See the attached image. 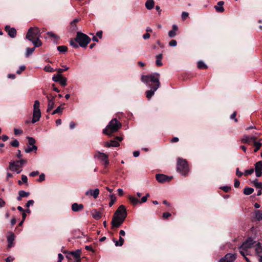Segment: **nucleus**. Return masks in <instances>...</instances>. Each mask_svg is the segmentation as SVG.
<instances>
[{"mask_svg": "<svg viewBox=\"0 0 262 262\" xmlns=\"http://www.w3.org/2000/svg\"><path fill=\"white\" fill-rule=\"evenodd\" d=\"M84 206L82 204L74 203L72 205L71 208L74 212H79L83 209Z\"/></svg>", "mask_w": 262, "mask_h": 262, "instance_id": "17", "label": "nucleus"}, {"mask_svg": "<svg viewBox=\"0 0 262 262\" xmlns=\"http://www.w3.org/2000/svg\"><path fill=\"white\" fill-rule=\"evenodd\" d=\"M236 258L235 254L227 253L224 257L221 258L219 262H233Z\"/></svg>", "mask_w": 262, "mask_h": 262, "instance_id": "9", "label": "nucleus"}, {"mask_svg": "<svg viewBox=\"0 0 262 262\" xmlns=\"http://www.w3.org/2000/svg\"><path fill=\"white\" fill-rule=\"evenodd\" d=\"M63 110V108L61 107L60 106H59L58 107H57V108H56L51 113V114L53 115L56 114H61Z\"/></svg>", "mask_w": 262, "mask_h": 262, "instance_id": "38", "label": "nucleus"}, {"mask_svg": "<svg viewBox=\"0 0 262 262\" xmlns=\"http://www.w3.org/2000/svg\"><path fill=\"white\" fill-rule=\"evenodd\" d=\"M47 35L49 37L52 38L53 39L56 41L58 40L59 38V36H58L56 34H55L52 32H48L47 33Z\"/></svg>", "mask_w": 262, "mask_h": 262, "instance_id": "30", "label": "nucleus"}, {"mask_svg": "<svg viewBox=\"0 0 262 262\" xmlns=\"http://www.w3.org/2000/svg\"><path fill=\"white\" fill-rule=\"evenodd\" d=\"M44 70L48 72H53L55 71V70L49 65L45 66Z\"/></svg>", "mask_w": 262, "mask_h": 262, "instance_id": "49", "label": "nucleus"}, {"mask_svg": "<svg viewBox=\"0 0 262 262\" xmlns=\"http://www.w3.org/2000/svg\"><path fill=\"white\" fill-rule=\"evenodd\" d=\"M14 133L15 135H20L23 133V131L21 130L18 129L17 128L14 129Z\"/></svg>", "mask_w": 262, "mask_h": 262, "instance_id": "59", "label": "nucleus"}, {"mask_svg": "<svg viewBox=\"0 0 262 262\" xmlns=\"http://www.w3.org/2000/svg\"><path fill=\"white\" fill-rule=\"evenodd\" d=\"M32 42V43L34 45V48L35 49L36 47H39L42 45V42L41 40H40V38H36L35 39H32V40H30Z\"/></svg>", "mask_w": 262, "mask_h": 262, "instance_id": "22", "label": "nucleus"}, {"mask_svg": "<svg viewBox=\"0 0 262 262\" xmlns=\"http://www.w3.org/2000/svg\"><path fill=\"white\" fill-rule=\"evenodd\" d=\"M34 201L32 200H29L26 204V207L29 208L30 206L33 205Z\"/></svg>", "mask_w": 262, "mask_h": 262, "instance_id": "52", "label": "nucleus"}, {"mask_svg": "<svg viewBox=\"0 0 262 262\" xmlns=\"http://www.w3.org/2000/svg\"><path fill=\"white\" fill-rule=\"evenodd\" d=\"M242 142L244 143L250 144V143L251 142L250 137L247 135H244L242 139Z\"/></svg>", "mask_w": 262, "mask_h": 262, "instance_id": "37", "label": "nucleus"}, {"mask_svg": "<svg viewBox=\"0 0 262 262\" xmlns=\"http://www.w3.org/2000/svg\"><path fill=\"white\" fill-rule=\"evenodd\" d=\"M121 127V124L116 119H112L106 128L103 130V133L111 136L113 133L117 132Z\"/></svg>", "mask_w": 262, "mask_h": 262, "instance_id": "3", "label": "nucleus"}, {"mask_svg": "<svg viewBox=\"0 0 262 262\" xmlns=\"http://www.w3.org/2000/svg\"><path fill=\"white\" fill-rule=\"evenodd\" d=\"M67 79L66 77H63L62 76L61 78H60V80L58 81L60 84L63 86H65L67 85Z\"/></svg>", "mask_w": 262, "mask_h": 262, "instance_id": "45", "label": "nucleus"}, {"mask_svg": "<svg viewBox=\"0 0 262 262\" xmlns=\"http://www.w3.org/2000/svg\"><path fill=\"white\" fill-rule=\"evenodd\" d=\"M236 174L237 177H241L244 174V173L239 171L238 168H237L236 169Z\"/></svg>", "mask_w": 262, "mask_h": 262, "instance_id": "60", "label": "nucleus"}, {"mask_svg": "<svg viewBox=\"0 0 262 262\" xmlns=\"http://www.w3.org/2000/svg\"><path fill=\"white\" fill-rule=\"evenodd\" d=\"M18 161V163L20 165V167H21L23 165H24L25 164H26L27 162V161L25 159H20L19 161Z\"/></svg>", "mask_w": 262, "mask_h": 262, "instance_id": "56", "label": "nucleus"}, {"mask_svg": "<svg viewBox=\"0 0 262 262\" xmlns=\"http://www.w3.org/2000/svg\"><path fill=\"white\" fill-rule=\"evenodd\" d=\"M224 4L223 1H220L217 3V6H215V9L217 12H223L224 11V8L223 5Z\"/></svg>", "mask_w": 262, "mask_h": 262, "instance_id": "21", "label": "nucleus"}, {"mask_svg": "<svg viewBox=\"0 0 262 262\" xmlns=\"http://www.w3.org/2000/svg\"><path fill=\"white\" fill-rule=\"evenodd\" d=\"M178 27L176 25L172 26V29L168 32V36L170 37H173L176 35V31L178 30Z\"/></svg>", "mask_w": 262, "mask_h": 262, "instance_id": "23", "label": "nucleus"}, {"mask_svg": "<svg viewBox=\"0 0 262 262\" xmlns=\"http://www.w3.org/2000/svg\"><path fill=\"white\" fill-rule=\"evenodd\" d=\"M37 149V147L36 145H33V146H28L25 149V151L26 153H29L33 150H36Z\"/></svg>", "mask_w": 262, "mask_h": 262, "instance_id": "33", "label": "nucleus"}, {"mask_svg": "<svg viewBox=\"0 0 262 262\" xmlns=\"http://www.w3.org/2000/svg\"><path fill=\"white\" fill-rule=\"evenodd\" d=\"M39 174L38 171H34L30 173L29 176L32 177H34Z\"/></svg>", "mask_w": 262, "mask_h": 262, "instance_id": "63", "label": "nucleus"}, {"mask_svg": "<svg viewBox=\"0 0 262 262\" xmlns=\"http://www.w3.org/2000/svg\"><path fill=\"white\" fill-rule=\"evenodd\" d=\"M91 38L86 34L77 32L76 40L81 47H85L91 41Z\"/></svg>", "mask_w": 262, "mask_h": 262, "instance_id": "5", "label": "nucleus"}, {"mask_svg": "<svg viewBox=\"0 0 262 262\" xmlns=\"http://www.w3.org/2000/svg\"><path fill=\"white\" fill-rule=\"evenodd\" d=\"M254 172V169L253 168H250V169H247L245 171L244 174L246 176L251 174Z\"/></svg>", "mask_w": 262, "mask_h": 262, "instance_id": "50", "label": "nucleus"}, {"mask_svg": "<svg viewBox=\"0 0 262 262\" xmlns=\"http://www.w3.org/2000/svg\"><path fill=\"white\" fill-rule=\"evenodd\" d=\"M198 67L200 69H206L207 68V66L206 65L203 61H199L198 62Z\"/></svg>", "mask_w": 262, "mask_h": 262, "instance_id": "39", "label": "nucleus"}, {"mask_svg": "<svg viewBox=\"0 0 262 262\" xmlns=\"http://www.w3.org/2000/svg\"><path fill=\"white\" fill-rule=\"evenodd\" d=\"M19 167H20V165L18 161H11L9 163V169L12 171H15L17 173H20L22 170H19Z\"/></svg>", "mask_w": 262, "mask_h": 262, "instance_id": "11", "label": "nucleus"}, {"mask_svg": "<svg viewBox=\"0 0 262 262\" xmlns=\"http://www.w3.org/2000/svg\"><path fill=\"white\" fill-rule=\"evenodd\" d=\"M99 194V190L98 188H96L94 190L89 189L85 192L86 195L92 196L94 199L98 198Z\"/></svg>", "mask_w": 262, "mask_h": 262, "instance_id": "16", "label": "nucleus"}, {"mask_svg": "<svg viewBox=\"0 0 262 262\" xmlns=\"http://www.w3.org/2000/svg\"><path fill=\"white\" fill-rule=\"evenodd\" d=\"M122 140V138L120 137H117L114 140L111 141L110 142H106L105 146L107 147H118L119 146L120 144L119 141H121Z\"/></svg>", "mask_w": 262, "mask_h": 262, "instance_id": "13", "label": "nucleus"}, {"mask_svg": "<svg viewBox=\"0 0 262 262\" xmlns=\"http://www.w3.org/2000/svg\"><path fill=\"white\" fill-rule=\"evenodd\" d=\"M236 112H234L230 116L231 119H234L235 122H237V119L236 118Z\"/></svg>", "mask_w": 262, "mask_h": 262, "instance_id": "58", "label": "nucleus"}, {"mask_svg": "<svg viewBox=\"0 0 262 262\" xmlns=\"http://www.w3.org/2000/svg\"><path fill=\"white\" fill-rule=\"evenodd\" d=\"M10 144L13 147H18L19 143L17 139H14L10 142Z\"/></svg>", "mask_w": 262, "mask_h": 262, "instance_id": "47", "label": "nucleus"}, {"mask_svg": "<svg viewBox=\"0 0 262 262\" xmlns=\"http://www.w3.org/2000/svg\"><path fill=\"white\" fill-rule=\"evenodd\" d=\"M45 180V175L43 173H41L39 176V178L38 180V182H42Z\"/></svg>", "mask_w": 262, "mask_h": 262, "instance_id": "61", "label": "nucleus"}, {"mask_svg": "<svg viewBox=\"0 0 262 262\" xmlns=\"http://www.w3.org/2000/svg\"><path fill=\"white\" fill-rule=\"evenodd\" d=\"M27 139H28V143L30 145H32V146H33V145H35V143L36 142L35 140L30 137H27Z\"/></svg>", "mask_w": 262, "mask_h": 262, "instance_id": "46", "label": "nucleus"}, {"mask_svg": "<svg viewBox=\"0 0 262 262\" xmlns=\"http://www.w3.org/2000/svg\"><path fill=\"white\" fill-rule=\"evenodd\" d=\"M252 183L256 188H261L262 183L258 181L257 179L254 180Z\"/></svg>", "mask_w": 262, "mask_h": 262, "instance_id": "36", "label": "nucleus"}, {"mask_svg": "<svg viewBox=\"0 0 262 262\" xmlns=\"http://www.w3.org/2000/svg\"><path fill=\"white\" fill-rule=\"evenodd\" d=\"M40 102L38 100H35L33 105V113L32 123H35L39 120L41 117V112L40 110Z\"/></svg>", "mask_w": 262, "mask_h": 262, "instance_id": "7", "label": "nucleus"}, {"mask_svg": "<svg viewBox=\"0 0 262 262\" xmlns=\"http://www.w3.org/2000/svg\"><path fill=\"white\" fill-rule=\"evenodd\" d=\"M109 196L111 199V201L109 203V206L110 207H111L114 205L115 202L116 201V197L115 195L113 193L110 194Z\"/></svg>", "mask_w": 262, "mask_h": 262, "instance_id": "34", "label": "nucleus"}, {"mask_svg": "<svg viewBox=\"0 0 262 262\" xmlns=\"http://www.w3.org/2000/svg\"><path fill=\"white\" fill-rule=\"evenodd\" d=\"M5 30L10 37L14 38L16 37V30L14 28H11L10 26L7 25L5 27Z\"/></svg>", "mask_w": 262, "mask_h": 262, "instance_id": "15", "label": "nucleus"}, {"mask_svg": "<svg viewBox=\"0 0 262 262\" xmlns=\"http://www.w3.org/2000/svg\"><path fill=\"white\" fill-rule=\"evenodd\" d=\"M255 217L256 219L258 221H262V211L257 210L254 211Z\"/></svg>", "mask_w": 262, "mask_h": 262, "instance_id": "26", "label": "nucleus"}, {"mask_svg": "<svg viewBox=\"0 0 262 262\" xmlns=\"http://www.w3.org/2000/svg\"><path fill=\"white\" fill-rule=\"evenodd\" d=\"M15 235L12 232H11L10 235L7 237V241L8 243V248H11L13 247V242L15 239Z\"/></svg>", "mask_w": 262, "mask_h": 262, "instance_id": "19", "label": "nucleus"}, {"mask_svg": "<svg viewBox=\"0 0 262 262\" xmlns=\"http://www.w3.org/2000/svg\"><path fill=\"white\" fill-rule=\"evenodd\" d=\"M254 191V189L251 187H246L244 189V193L245 195H250Z\"/></svg>", "mask_w": 262, "mask_h": 262, "instance_id": "32", "label": "nucleus"}, {"mask_svg": "<svg viewBox=\"0 0 262 262\" xmlns=\"http://www.w3.org/2000/svg\"><path fill=\"white\" fill-rule=\"evenodd\" d=\"M62 76L61 74H59L58 73L57 75H54L53 76L52 80L54 82H58V81L60 80V78H61Z\"/></svg>", "mask_w": 262, "mask_h": 262, "instance_id": "48", "label": "nucleus"}, {"mask_svg": "<svg viewBox=\"0 0 262 262\" xmlns=\"http://www.w3.org/2000/svg\"><path fill=\"white\" fill-rule=\"evenodd\" d=\"M163 58V55L162 54H159L156 56V63L157 66H161L163 63L162 62V59Z\"/></svg>", "mask_w": 262, "mask_h": 262, "instance_id": "25", "label": "nucleus"}, {"mask_svg": "<svg viewBox=\"0 0 262 262\" xmlns=\"http://www.w3.org/2000/svg\"><path fill=\"white\" fill-rule=\"evenodd\" d=\"M177 169L182 176H186L189 171L187 161L179 158L177 160Z\"/></svg>", "mask_w": 262, "mask_h": 262, "instance_id": "4", "label": "nucleus"}, {"mask_svg": "<svg viewBox=\"0 0 262 262\" xmlns=\"http://www.w3.org/2000/svg\"><path fill=\"white\" fill-rule=\"evenodd\" d=\"M77 42H77V41L76 40V38H75L74 40L71 39L70 40V43L71 46H72L73 48L76 49V48H78L79 46L77 44Z\"/></svg>", "mask_w": 262, "mask_h": 262, "instance_id": "42", "label": "nucleus"}, {"mask_svg": "<svg viewBox=\"0 0 262 262\" xmlns=\"http://www.w3.org/2000/svg\"><path fill=\"white\" fill-rule=\"evenodd\" d=\"M255 243V242L253 241V238L249 237L243 243L239 248L247 250V249L251 248Z\"/></svg>", "mask_w": 262, "mask_h": 262, "instance_id": "12", "label": "nucleus"}, {"mask_svg": "<svg viewBox=\"0 0 262 262\" xmlns=\"http://www.w3.org/2000/svg\"><path fill=\"white\" fill-rule=\"evenodd\" d=\"M171 214L169 212H164L163 214V217L164 219H167L168 217H170L171 216Z\"/></svg>", "mask_w": 262, "mask_h": 262, "instance_id": "64", "label": "nucleus"}, {"mask_svg": "<svg viewBox=\"0 0 262 262\" xmlns=\"http://www.w3.org/2000/svg\"><path fill=\"white\" fill-rule=\"evenodd\" d=\"M80 254H81V251L79 250H76L75 251H72L70 253V254L73 256V257L76 259H80Z\"/></svg>", "mask_w": 262, "mask_h": 262, "instance_id": "27", "label": "nucleus"}, {"mask_svg": "<svg viewBox=\"0 0 262 262\" xmlns=\"http://www.w3.org/2000/svg\"><path fill=\"white\" fill-rule=\"evenodd\" d=\"M64 67V69H57V71L58 72V74H61V73L64 71H67L69 69V68L66 67V66H63Z\"/></svg>", "mask_w": 262, "mask_h": 262, "instance_id": "53", "label": "nucleus"}, {"mask_svg": "<svg viewBox=\"0 0 262 262\" xmlns=\"http://www.w3.org/2000/svg\"><path fill=\"white\" fill-rule=\"evenodd\" d=\"M35 48L33 47L31 48H28L26 50L25 56L26 57H28L30 55H31L33 52L35 51Z\"/></svg>", "mask_w": 262, "mask_h": 262, "instance_id": "31", "label": "nucleus"}, {"mask_svg": "<svg viewBox=\"0 0 262 262\" xmlns=\"http://www.w3.org/2000/svg\"><path fill=\"white\" fill-rule=\"evenodd\" d=\"M30 194V192H26L24 190H20L18 192V195H20L22 198H27Z\"/></svg>", "mask_w": 262, "mask_h": 262, "instance_id": "41", "label": "nucleus"}, {"mask_svg": "<svg viewBox=\"0 0 262 262\" xmlns=\"http://www.w3.org/2000/svg\"><path fill=\"white\" fill-rule=\"evenodd\" d=\"M189 14L186 12H183L182 13V18L183 20H185L188 17Z\"/></svg>", "mask_w": 262, "mask_h": 262, "instance_id": "55", "label": "nucleus"}, {"mask_svg": "<svg viewBox=\"0 0 262 262\" xmlns=\"http://www.w3.org/2000/svg\"><path fill=\"white\" fill-rule=\"evenodd\" d=\"M127 216L126 209L123 205H120L115 211L112 221V228H118L124 222Z\"/></svg>", "mask_w": 262, "mask_h": 262, "instance_id": "2", "label": "nucleus"}, {"mask_svg": "<svg viewBox=\"0 0 262 262\" xmlns=\"http://www.w3.org/2000/svg\"><path fill=\"white\" fill-rule=\"evenodd\" d=\"M79 21V19L77 18L74 19L72 22H71V29L72 31H76L77 29V26L76 25V24Z\"/></svg>", "mask_w": 262, "mask_h": 262, "instance_id": "35", "label": "nucleus"}, {"mask_svg": "<svg viewBox=\"0 0 262 262\" xmlns=\"http://www.w3.org/2000/svg\"><path fill=\"white\" fill-rule=\"evenodd\" d=\"M113 241L115 243L116 246H122L124 244V239L120 236L119 241H115V239H113Z\"/></svg>", "mask_w": 262, "mask_h": 262, "instance_id": "29", "label": "nucleus"}, {"mask_svg": "<svg viewBox=\"0 0 262 262\" xmlns=\"http://www.w3.org/2000/svg\"><path fill=\"white\" fill-rule=\"evenodd\" d=\"M57 50L60 52L65 53L67 51L68 48L64 46H60L57 47Z\"/></svg>", "mask_w": 262, "mask_h": 262, "instance_id": "44", "label": "nucleus"}, {"mask_svg": "<svg viewBox=\"0 0 262 262\" xmlns=\"http://www.w3.org/2000/svg\"><path fill=\"white\" fill-rule=\"evenodd\" d=\"M26 69V67L25 66H21L20 67V70H17L16 71V73L18 74H21V72L24 70H25Z\"/></svg>", "mask_w": 262, "mask_h": 262, "instance_id": "62", "label": "nucleus"}, {"mask_svg": "<svg viewBox=\"0 0 262 262\" xmlns=\"http://www.w3.org/2000/svg\"><path fill=\"white\" fill-rule=\"evenodd\" d=\"M55 97L56 96H53L51 94L46 95V97L48 100L47 112H50L54 107Z\"/></svg>", "mask_w": 262, "mask_h": 262, "instance_id": "8", "label": "nucleus"}, {"mask_svg": "<svg viewBox=\"0 0 262 262\" xmlns=\"http://www.w3.org/2000/svg\"><path fill=\"white\" fill-rule=\"evenodd\" d=\"M220 188L226 192H229L231 189V187L228 186H222Z\"/></svg>", "mask_w": 262, "mask_h": 262, "instance_id": "51", "label": "nucleus"}, {"mask_svg": "<svg viewBox=\"0 0 262 262\" xmlns=\"http://www.w3.org/2000/svg\"><path fill=\"white\" fill-rule=\"evenodd\" d=\"M262 144L260 142H254V146L255 147V149L254 150V152H257L260 148Z\"/></svg>", "mask_w": 262, "mask_h": 262, "instance_id": "40", "label": "nucleus"}, {"mask_svg": "<svg viewBox=\"0 0 262 262\" xmlns=\"http://www.w3.org/2000/svg\"><path fill=\"white\" fill-rule=\"evenodd\" d=\"M21 180L22 182L26 184H27L28 183V178L25 175H22L21 176Z\"/></svg>", "mask_w": 262, "mask_h": 262, "instance_id": "57", "label": "nucleus"}, {"mask_svg": "<svg viewBox=\"0 0 262 262\" xmlns=\"http://www.w3.org/2000/svg\"><path fill=\"white\" fill-rule=\"evenodd\" d=\"M129 200L133 205H136L139 202V200L137 198L132 196H129Z\"/></svg>", "mask_w": 262, "mask_h": 262, "instance_id": "43", "label": "nucleus"}, {"mask_svg": "<svg viewBox=\"0 0 262 262\" xmlns=\"http://www.w3.org/2000/svg\"><path fill=\"white\" fill-rule=\"evenodd\" d=\"M255 175L257 177H260L262 175V161H259L255 164Z\"/></svg>", "mask_w": 262, "mask_h": 262, "instance_id": "14", "label": "nucleus"}, {"mask_svg": "<svg viewBox=\"0 0 262 262\" xmlns=\"http://www.w3.org/2000/svg\"><path fill=\"white\" fill-rule=\"evenodd\" d=\"M155 5V2L154 0H147L145 3V7L147 9L151 10L152 9Z\"/></svg>", "mask_w": 262, "mask_h": 262, "instance_id": "24", "label": "nucleus"}, {"mask_svg": "<svg viewBox=\"0 0 262 262\" xmlns=\"http://www.w3.org/2000/svg\"><path fill=\"white\" fill-rule=\"evenodd\" d=\"M169 45L171 47H176L177 45V42L176 40L172 39L169 41Z\"/></svg>", "mask_w": 262, "mask_h": 262, "instance_id": "54", "label": "nucleus"}, {"mask_svg": "<svg viewBox=\"0 0 262 262\" xmlns=\"http://www.w3.org/2000/svg\"><path fill=\"white\" fill-rule=\"evenodd\" d=\"M160 74L158 73L142 76L141 81L151 88L150 90L146 92V96L148 99L151 98L155 92L160 87Z\"/></svg>", "mask_w": 262, "mask_h": 262, "instance_id": "1", "label": "nucleus"}, {"mask_svg": "<svg viewBox=\"0 0 262 262\" xmlns=\"http://www.w3.org/2000/svg\"><path fill=\"white\" fill-rule=\"evenodd\" d=\"M255 252L258 256H259V255H261L262 254V247L260 246V243H258L256 245V247L255 249Z\"/></svg>", "mask_w": 262, "mask_h": 262, "instance_id": "28", "label": "nucleus"}, {"mask_svg": "<svg viewBox=\"0 0 262 262\" xmlns=\"http://www.w3.org/2000/svg\"><path fill=\"white\" fill-rule=\"evenodd\" d=\"M40 29L36 27L30 28L26 36V38L29 40H32V39L40 38Z\"/></svg>", "mask_w": 262, "mask_h": 262, "instance_id": "6", "label": "nucleus"}, {"mask_svg": "<svg viewBox=\"0 0 262 262\" xmlns=\"http://www.w3.org/2000/svg\"><path fill=\"white\" fill-rule=\"evenodd\" d=\"M156 180L161 183H164L170 181L172 177H169L164 174H157L156 175Z\"/></svg>", "mask_w": 262, "mask_h": 262, "instance_id": "10", "label": "nucleus"}, {"mask_svg": "<svg viewBox=\"0 0 262 262\" xmlns=\"http://www.w3.org/2000/svg\"><path fill=\"white\" fill-rule=\"evenodd\" d=\"M98 158L102 161L104 162V164L107 165L109 164L107 156L104 153L99 152Z\"/></svg>", "mask_w": 262, "mask_h": 262, "instance_id": "20", "label": "nucleus"}, {"mask_svg": "<svg viewBox=\"0 0 262 262\" xmlns=\"http://www.w3.org/2000/svg\"><path fill=\"white\" fill-rule=\"evenodd\" d=\"M92 217L95 220H99L102 216L101 211L97 209H93L91 212Z\"/></svg>", "mask_w": 262, "mask_h": 262, "instance_id": "18", "label": "nucleus"}]
</instances>
